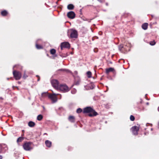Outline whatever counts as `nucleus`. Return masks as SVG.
I'll list each match as a JSON object with an SVG mask.
<instances>
[{"instance_id":"1","label":"nucleus","mask_w":159,"mask_h":159,"mask_svg":"<svg viewBox=\"0 0 159 159\" xmlns=\"http://www.w3.org/2000/svg\"><path fill=\"white\" fill-rule=\"evenodd\" d=\"M83 112L84 113L91 112L89 115L90 116H96L98 115V113L90 107H87L84 108Z\"/></svg>"},{"instance_id":"2","label":"nucleus","mask_w":159,"mask_h":159,"mask_svg":"<svg viewBox=\"0 0 159 159\" xmlns=\"http://www.w3.org/2000/svg\"><path fill=\"white\" fill-rule=\"evenodd\" d=\"M59 94L58 93H53L48 95V98L51 100L52 103H54L57 102V96Z\"/></svg>"},{"instance_id":"3","label":"nucleus","mask_w":159,"mask_h":159,"mask_svg":"<svg viewBox=\"0 0 159 159\" xmlns=\"http://www.w3.org/2000/svg\"><path fill=\"white\" fill-rule=\"evenodd\" d=\"M64 92H66L69 90V89L66 85L64 84H61L59 85V89Z\"/></svg>"},{"instance_id":"4","label":"nucleus","mask_w":159,"mask_h":159,"mask_svg":"<svg viewBox=\"0 0 159 159\" xmlns=\"http://www.w3.org/2000/svg\"><path fill=\"white\" fill-rule=\"evenodd\" d=\"M32 143L31 142H27L25 143L23 145L24 149L26 151H30L32 149L31 147Z\"/></svg>"},{"instance_id":"5","label":"nucleus","mask_w":159,"mask_h":159,"mask_svg":"<svg viewBox=\"0 0 159 159\" xmlns=\"http://www.w3.org/2000/svg\"><path fill=\"white\" fill-rule=\"evenodd\" d=\"M13 74L14 77L16 80H20L21 77V73L16 70H14L13 72Z\"/></svg>"},{"instance_id":"6","label":"nucleus","mask_w":159,"mask_h":159,"mask_svg":"<svg viewBox=\"0 0 159 159\" xmlns=\"http://www.w3.org/2000/svg\"><path fill=\"white\" fill-rule=\"evenodd\" d=\"M51 83L52 86L56 90H58L59 85L58 81L57 80H51Z\"/></svg>"},{"instance_id":"7","label":"nucleus","mask_w":159,"mask_h":159,"mask_svg":"<svg viewBox=\"0 0 159 159\" xmlns=\"http://www.w3.org/2000/svg\"><path fill=\"white\" fill-rule=\"evenodd\" d=\"M70 37L72 38H76L78 37V32L77 30L73 29L70 30Z\"/></svg>"},{"instance_id":"8","label":"nucleus","mask_w":159,"mask_h":159,"mask_svg":"<svg viewBox=\"0 0 159 159\" xmlns=\"http://www.w3.org/2000/svg\"><path fill=\"white\" fill-rule=\"evenodd\" d=\"M139 129L138 127L135 126L132 127L131 128V131L134 135H137Z\"/></svg>"},{"instance_id":"9","label":"nucleus","mask_w":159,"mask_h":159,"mask_svg":"<svg viewBox=\"0 0 159 159\" xmlns=\"http://www.w3.org/2000/svg\"><path fill=\"white\" fill-rule=\"evenodd\" d=\"M61 50H62L63 48H70V45L68 42H64L61 43Z\"/></svg>"},{"instance_id":"10","label":"nucleus","mask_w":159,"mask_h":159,"mask_svg":"<svg viewBox=\"0 0 159 159\" xmlns=\"http://www.w3.org/2000/svg\"><path fill=\"white\" fill-rule=\"evenodd\" d=\"M75 14L73 11H70L68 12L67 14L68 17L71 19H74L75 17Z\"/></svg>"},{"instance_id":"11","label":"nucleus","mask_w":159,"mask_h":159,"mask_svg":"<svg viewBox=\"0 0 159 159\" xmlns=\"http://www.w3.org/2000/svg\"><path fill=\"white\" fill-rule=\"evenodd\" d=\"M7 149L6 145L4 144H0V152L3 150L6 151Z\"/></svg>"},{"instance_id":"12","label":"nucleus","mask_w":159,"mask_h":159,"mask_svg":"<svg viewBox=\"0 0 159 159\" xmlns=\"http://www.w3.org/2000/svg\"><path fill=\"white\" fill-rule=\"evenodd\" d=\"M45 144L47 147L50 148L52 145V142L48 140H47L45 141Z\"/></svg>"},{"instance_id":"13","label":"nucleus","mask_w":159,"mask_h":159,"mask_svg":"<svg viewBox=\"0 0 159 159\" xmlns=\"http://www.w3.org/2000/svg\"><path fill=\"white\" fill-rule=\"evenodd\" d=\"M69 120L72 122H75V117L73 116H70L68 118Z\"/></svg>"},{"instance_id":"14","label":"nucleus","mask_w":159,"mask_h":159,"mask_svg":"<svg viewBox=\"0 0 159 159\" xmlns=\"http://www.w3.org/2000/svg\"><path fill=\"white\" fill-rule=\"evenodd\" d=\"M148 26V24L147 23H145L142 25V28L144 30H146L147 29Z\"/></svg>"},{"instance_id":"15","label":"nucleus","mask_w":159,"mask_h":159,"mask_svg":"<svg viewBox=\"0 0 159 159\" xmlns=\"http://www.w3.org/2000/svg\"><path fill=\"white\" fill-rule=\"evenodd\" d=\"M49 94L48 92H44L42 93L41 97L42 98H45L48 96V97Z\"/></svg>"},{"instance_id":"16","label":"nucleus","mask_w":159,"mask_h":159,"mask_svg":"<svg viewBox=\"0 0 159 159\" xmlns=\"http://www.w3.org/2000/svg\"><path fill=\"white\" fill-rule=\"evenodd\" d=\"M28 125L30 127H33L35 125V123L34 122L30 121L28 123Z\"/></svg>"},{"instance_id":"17","label":"nucleus","mask_w":159,"mask_h":159,"mask_svg":"<svg viewBox=\"0 0 159 159\" xmlns=\"http://www.w3.org/2000/svg\"><path fill=\"white\" fill-rule=\"evenodd\" d=\"M114 70V69L112 68H109L106 69V73L108 74L110 72H112Z\"/></svg>"},{"instance_id":"18","label":"nucleus","mask_w":159,"mask_h":159,"mask_svg":"<svg viewBox=\"0 0 159 159\" xmlns=\"http://www.w3.org/2000/svg\"><path fill=\"white\" fill-rule=\"evenodd\" d=\"M74 7L73 5L72 4H69L67 6V8L69 10H72L74 8Z\"/></svg>"},{"instance_id":"19","label":"nucleus","mask_w":159,"mask_h":159,"mask_svg":"<svg viewBox=\"0 0 159 159\" xmlns=\"http://www.w3.org/2000/svg\"><path fill=\"white\" fill-rule=\"evenodd\" d=\"M1 15L3 16H6L7 14V12L6 10H4L1 12Z\"/></svg>"},{"instance_id":"20","label":"nucleus","mask_w":159,"mask_h":159,"mask_svg":"<svg viewBox=\"0 0 159 159\" xmlns=\"http://www.w3.org/2000/svg\"><path fill=\"white\" fill-rule=\"evenodd\" d=\"M36 48L37 49H41L43 48L42 46L41 45L38 44L37 43V42H36Z\"/></svg>"},{"instance_id":"21","label":"nucleus","mask_w":159,"mask_h":159,"mask_svg":"<svg viewBox=\"0 0 159 159\" xmlns=\"http://www.w3.org/2000/svg\"><path fill=\"white\" fill-rule=\"evenodd\" d=\"M43 117L42 115H39L37 117V120H38L40 121L42 120Z\"/></svg>"},{"instance_id":"22","label":"nucleus","mask_w":159,"mask_h":159,"mask_svg":"<svg viewBox=\"0 0 159 159\" xmlns=\"http://www.w3.org/2000/svg\"><path fill=\"white\" fill-rule=\"evenodd\" d=\"M88 77L90 78L91 77L92 73L91 71H88L87 72Z\"/></svg>"},{"instance_id":"23","label":"nucleus","mask_w":159,"mask_h":159,"mask_svg":"<svg viewBox=\"0 0 159 159\" xmlns=\"http://www.w3.org/2000/svg\"><path fill=\"white\" fill-rule=\"evenodd\" d=\"M23 139H24V138L23 137H20L17 139V142L18 143L21 142L22 141V140Z\"/></svg>"},{"instance_id":"24","label":"nucleus","mask_w":159,"mask_h":159,"mask_svg":"<svg viewBox=\"0 0 159 159\" xmlns=\"http://www.w3.org/2000/svg\"><path fill=\"white\" fill-rule=\"evenodd\" d=\"M56 50L54 49H52L50 50L51 54L52 55L55 54L56 53Z\"/></svg>"},{"instance_id":"25","label":"nucleus","mask_w":159,"mask_h":159,"mask_svg":"<svg viewBox=\"0 0 159 159\" xmlns=\"http://www.w3.org/2000/svg\"><path fill=\"white\" fill-rule=\"evenodd\" d=\"M155 43L156 42L154 41H150L149 43L152 46L154 45H155Z\"/></svg>"},{"instance_id":"26","label":"nucleus","mask_w":159,"mask_h":159,"mask_svg":"<svg viewBox=\"0 0 159 159\" xmlns=\"http://www.w3.org/2000/svg\"><path fill=\"white\" fill-rule=\"evenodd\" d=\"M82 111V110L81 108H79L77 109L76 110L77 113H81Z\"/></svg>"},{"instance_id":"27","label":"nucleus","mask_w":159,"mask_h":159,"mask_svg":"<svg viewBox=\"0 0 159 159\" xmlns=\"http://www.w3.org/2000/svg\"><path fill=\"white\" fill-rule=\"evenodd\" d=\"M130 119L131 120L133 121L134 120L135 118L134 116L131 115L130 117Z\"/></svg>"},{"instance_id":"28","label":"nucleus","mask_w":159,"mask_h":159,"mask_svg":"<svg viewBox=\"0 0 159 159\" xmlns=\"http://www.w3.org/2000/svg\"><path fill=\"white\" fill-rule=\"evenodd\" d=\"M123 45L122 44L120 45L119 46V49L120 51H121L122 50V49L123 48Z\"/></svg>"},{"instance_id":"29","label":"nucleus","mask_w":159,"mask_h":159,"mask_svg":"<svg viewBox=\"0 0 159 159\" xmlns=\"http://www.w3.org/2000/svg\"><path fill=\"white\" fill-rule=\"evenodd\" d=\"M27 77V75H25V71L24 74V75H23V77L24 79H25Z\"/></svg>"},{"instance_id":"30","label":"nucleus","mask_w":159,"mask_h":159,"mask_svg":"<svg viewBox=\"0 0 159 159\" xmlns=\"http://www.w3.org/2000/svg\"><path fill=\"white\" fill-rule=\"evenodd\" d=\"M40 80V77H38V79L37 80V81H39Z\"/></svg>"},{"instance_id":"31","label":"nucleus","mask_w":159,"mask_h":159,"mask_svg":"<svg viewBox=\"0 0 159 159\" xmlns=\"http://www.w3.org/2000/svg\"><path fill=\"white\" fill-rule=\"evenodd\" d=\"M3 99V98L2 97H0V100H2Z\"/></svg>"},{"instance_id":"32","label":"nucleus","mask_w":159,"mask_h":159,"mask_svg":"<svg viewBox=\"0 0 159 159\" xmlns=\"http://www.w3.org/2000/svg\"><path fill=\"white\" fill-rule=\"evenodd\" d=\"M98 0L100 2H102V0Z\"/></svg>"},{"instance_id":"33","label":"nucleus","mask_w":159,"mask_h":159,"mask_svg":"<svg viewBox=\"0 0 159 159\" xmlns=\"http://www.w3.org/2000/svg\"><path fill=\"white\" fill-rule=\"evenodd\" d=\"M2 157L1 156H0V159H2Z\"/></svg>"},{"instance_id":"34","label":"nucleus","mask_w":159,"mask_h":159,"mask_svg":"<svg viewBox=\"0 0 159 159\" xmlns=\"http://www.w3.org/2000/svg\"><path fill=\"white\" fill-rule=\"evenodd\" d=\"M59 70H64L62 69H59Z\"/></svg>"},{"instance_id":"35","label":"nucleus","mask_w":159,"mask_h":159,"mask_svg":"<svg viewBox=\"0 0 159 159\" xmlns=\"http://www.w3.org/2000/svg\"><path fill=\"white\" fill-rule=\"evenodd\" d=\"M17 66L16 65H15V66H14L13 67V68L15 67H16Z\"/></svg>"},{"instance_id":"36","label":"nucleus","mask_w":159,"mask_h":159,"mask_svg":"<svg viewBox=\"0 0 159 159\" xmlns=\"http://www.w3.org/2000/svg\"><path fill=\"white\" fill-rule=\"evenodd\" d=\"M36 76H37V77H39V75H36Z\"/></svg>"},{"instance_id":"37","label":"nucleus","mask_w":159,"mask_h":159,"mask_svg":"<svg viewBox=\"0 0 159 159\" xmlns=\"http://www.w3.org/2000/svg\"><path fill=\"white\" fill-rule=\"evenodd\" d=\"M106 5H107H107H108V4H107V3H106Z\"/></svg>"},{"instance_id":"38","label":"nucleus","mask_w":159,"mask_h":159,"mask_svg":"<svg viewBox=\"0 0 159 159\" xmlns=\"http://www.w3.org/2000/svg\"><path fill=\"white\" fill-rule=\"evenodd\" d=\"M46 134V133H44V134Z\"/></svg>"},{"instance_id":"39","label":"nucleus","mask_w":159,"mask_h":159,"mask_svg":"<svg viewBox=\"0 0 159 159\" xmlns=\"http://www.w3.org/2000/svg\"><path fill=\"white\" fill-rule=\"evenodd\" d=\"M9 78H8L7 80H9Z\"/></svg>"}]
</instances>
